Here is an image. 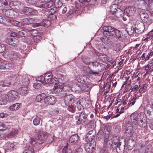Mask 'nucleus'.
Returning <instances> with one entry per match:
<instances>
[{"label":"nucleus","instance_id":"1","mask_svg":"<svg viewBox=\"0 0 153 153\" xmlns=\"http://www.w3.org/2000/svg\"><path fill=\"white\" fill-rule=\"evenodd\" d=\"M109 126H107L104 129V138L105 144L107 146H111L113 148L116 149L118 153H123L125 149L126 143L125 142L122 143L120 140L117 142H114L113 143L111 136L109 135Z\"/></svg>","mask_w":153,"mask_h":153},{"label":"nucleus","instance_id":"2","mask_svg":"<svg viewBox=\"0 0 153 153\" xmlns=\"http://www.w3.org/2000/svg\"><path fill=\"white\" fill-rule=\"evenodd\" d=\"M115 29L110 26H104L103 27V34L106 37L112 38L114 35Z\"/></svg>","mask_w":153,"mask_h":153},{"label":"nucleus","instance_id":"3","mask_svg":"<svg viewBox=\"0 0 153 153\" xmlns=\"http://www.w3.org/2000/svg\"><path fill=\"white\" fill-rule=\"evenodd\" d=\"M110 9V11L112 14L117 17L122 16L123 14V12L120 9L118 8L116 4L112 5Z\"/></svg>","mask_w":153,"mask_h":153},{"label":"nucleus","instance_id":"4","mask_svg":"<svg viewBox=\"0 0 153 153\" xmlns=\"http://www.w3.org/2000/svg\"><path fill=\"white\" fill-rule=\"evenodd\" d=\"M91 63L96 70L94 71H91V74H98L99 71H101L103 70V64L97 61L92 62Z\"/></svg>","mask_w":153,"mask_h":153},{"label":"nucleus","instance_id":"5","mask_svg":"<svg viewBox=\"0 0 153 153\" xmlns=\"http://www.w3.org/2000/svg\"><path fill=\"white\" fill-rule=\"evenodd\" d=\"M64 96V102L65 105H72V104L74 103V96L71 94L67 95L66 93L63 94Z\"/></svg>","mask_w":153,"mask_h":153},{"label":"nucleus","instance_id":"6","mask_svg":"<svg viewBox=\"0 0 153 153\" xmlns=\"http://www.w3.org/2000/svg\"><path fill=\"white\" fill-rule=\"evenodd\" d=\"M96 146L95 141H91L85 145V149L88 153H92L95 150Z\"/></svg>","mask_w":153,"mask_h":153},{"label":"nucleus","instance_id":"7","mask_svg":"<svg viewBox=\"0 0 153 153\" xmlns=\"http://www.w3.org/2000/svg\"><path fill=\"white\" fill-rule=\"evenodd\" d=\"M2 12L6 16L10 18L16 17L18 14L17 12L12 9H3Z\"/></svg>","mask_w":153,"mask_h":153},{"label":"nucleus","instance_id":"8","mask_svg":"<svg viewBox=\"0 0 153 153\" xmlns=\"http://www.w3.org/2000/svg\"><path fill=\"white\" fill-rule=\"evenodd\" d=\"M135 26V33L140 34L143 32L145 29V26L143 22L140 21L137 22Z\"/></svg>","mask_w":153,"mask_h":153},{"label":"nucleus","instance_id":"9","mask_svg":"<svg viewBox=\"0 0 153 153\" xmlns=\"http://www.w3.org/2000/svg\"><path fill=\"white\" fill-rule=\"evenodd\" d=\"M38 137L39 140V143L41 144L46 140L47 138L46 132L40 129L37 131Z\"/></svg>","mask_w":153,"mask_h":153},{"label":"nucleus","instance_id":"10","mask_svg":"<svg viewBox=\"0 0 153 153\" xmlns=\"http://www.w3.org/2000/svg\"><path fill=\"white\" fill-rule=\"evenodd\" d=\"M51 78V75H48L47 74H45L44 76L42 75L41 76L38 78V81H39V82H41L43 84H48Z\"/></svg>","mask_w":153,"mask_h":153},{"label":"nucleus","instance_id":"11","mask_svg":"<svg viewBox=\"0 0 153 153\" xmlns=\"http://www.w3.org/2000/svg\"><path fill=\"white\" fill-rule=\"evenodd\" d=\"M131 125L130 122H128L126 124L125 132L126 136L128 137H131L133 134V129Z\"/></svg>","mask_w":153,"mask_h":153},{"label":"nucleus","instance_id":"12","mask_svg":"<svg viewBox=\"0 0 153 153\" xmlns=\"http://www.w3.org/2000/svg\"><path fill=\"white\" fill-rule=\"evenodd\" d=\"M113 36L116 37L120 40L122 41H124L126 38V36L123 34L122 32L115 28L114 31Z\"/></svg>","mask_w":153,"mask_h":153},{"label":"nucleus","instance_id":"13","mask_svg":"<svg viewBox=\"0 0 153 153\" xmlns=\"http://www.w3.org/2000/svg\"><path fill=\"white\" fill-rule=\"evenodd\" d=\"M18 93L14 90L9 91L7 94V96L9 102L15 100L18 97Z\"/></svg>","mask_w":153,"mask_h":153},{"label":"nucleus","instance_id":"14","mask_svg":"<svg viewBox=\"0 0 153 153\" xmlns=\"http://www.w3.org/2000/svg\"><path fill=\"white\" fill-rule=\"evenodd\" d=\"M56 102V98L53 96L47 97L44 99V104L49 105L54 104Z\"/></svg>","mask_w":153,"mask_h":153},{"label":"nucleus","instance_id":"15","mask_svg":"<svg viewBox=\"0 0 153 153\" xmlns=\"http://www.w3.org/2000/svg\"><path fill=\"white\" fill-rule=\"evenodd\" d=\"M87 115L83 112H81L79 116L76 117V119H77V124L78 125L83 123L86 120Z\"/></svg>","mask_w":153,"mask_h":153},{"label":"nucleus","instance_id":"16","mask_svg":"<svg viewBox=\"0 0 153 153\" xmlns=\"http://www.w3.org/2000/svg\"><path fill=\"white\" fill-rule=\"evenodd\" d=\"M45 1V2L43 4H38L36 7L40 8L47 9L51 7L53 4L52 1Z\"/></svg>","mask_w":153,"mask_h":153},{"label":"nucleus","instance_id":"17","mask_svg":"<svg viewBox=\"0 0 153 153\" xmlns=\"http://www.w3.org/2000/svg\"><path fill=\"white\" fill-rule=\"evenodd\" d=\"M6 54L7 55V58L13 60L17 59L19 58L17 53L14 51H8L6 53Z\"/></svg>","mask_w":153,"mask_h":153},{"label":"nucleus","instance_id":"18","mask_svg":"<svg viewBox=\"0 0 153 153\" xmlns=\"http://www.w3.org/2000/svg\"><path fill=\"white\" fill-rule=\"evenodd\" d=\"M140 16L142 20L144 22H148L149 20V16L144 11H142L140 13Z\"/></svg>","mask_w":153,"mask_h":153},{"label":"nucleus","instance_id":"19","mask_svg":"<svg viewBox=\"0 0 153 153\" xmlns=\"http://www.w3.org/2000/svg\"><path fill=\"white\" fill-rule=\"evenodd\" d=\"M25 150L23 153H33L34 146L31 144H27L25 147Z\"/></svg>","mask_w":153,"mask_h":153},{"label":"nucleus","instance_id":"20","mask_svg":"<svg viewBox=\"0 0 153 153\" xmlns=\"http://www.w3.org/2000/svg\"><path fill=\"white\" fill-rule=\"evenodd\" d=\"M12 67L11 64L8 63L4 61L3 59V61H1L0 64V69H8Z\"/></svg>","mask_w":153,"mask_h":153},{"label":"nucleus","instance_id":"21","mask_svg":"<svg viewBox=\"0 0 153 153\" xmlns=\"http://www.w3.org/2000/svg\"><path fill=\"white\" fill-rule=\"evenodd\" d=\"M51 21L48 19H45L41 23L35 24V25L37 27L42 25L44 27H48L51 25Z\"/></svg>","mask_w":153,"mask_h":153},{"label":"nucleus","instance_id":"22","mask_svg":"<svg viewBox=\"0 0 153 153\" xmlns=\"http://www.w3.org/2000/svg\"><path fill=\"white\" fill-rule=\"evenodd\" d=\"M21 22L27 25L30 24L34 22V19L32 18H27L21 19Z\"/></svg>","mask_w":153,"mask_h":153},{"label":"nucleus","instance_id":"23","mask_svg":"<svg viewBox=\"0 0 153 153\" xmlns=\"http://www.w3.org/2000/svg\"><path fill=\"white\" fill-rule=\"evenodd\" d=\"M126 15H127L128 17H129L133 15L134 13V8L132 7H129L127 8H126L124 10Z\"/></svg>","mask_w":153,"mask_h":153},{"label":"nucleus","instance_id":"24","mask_svg":"<svg viewBox=\"0 0 153 153\" xmlns=\"http://www.w3.org/2000/svg\"><path fill=\"white\" fill-rule=\"evenodd\" d=\"M131 119L132 123V125L134 124L136 125L137 124V123L136 121L134 122V120L137 121L138 120V114L137 113H134L131 114Z\"/></svg>","mask_w":153,"mask_h":153},{"label":"nucleus","instance_id":"25","mask_svg":"<svg viewBox=\"0 0 153 153\" xmlns=\"http://www.w3.org/2000/svg\"><path fill=\"white\" fill-rule=\"evenodd\" d=\"M22 11L25 14L27 15H32L34 13L33 10L29 7H24Z\"/></svg>","mask_w":153,"mask_h":153},{"label":"nucleus","instance_id":"26","mask_svg":"<svg viewBox=\"0 0 153 153\" xmlns=\"http://www.w3.org/2000/svg\"><path fill=\"white\" fill-rule=\"evenodd\" d=\"M17 40L14 38H9L7 39L6 40V42L8 44L14 46L17 44Z\"/></svg>","mask_w":153,"mask_h":153},{"label":"nucleus","instance_id":"27","mask_svg":"<svg viewBox=\"0 0 153 153\" xmlns=\"http://www.w3.org/2000/svg\"><path fill=\"white\" fill-rule=\"evenodd\" d=\"M19 94L22 96H25L27 94L28 92V88L26 87H22L19 89Z\"/></svg>","mask_w":153,"mask_h":153},{"label":"nucleus","instance_id":"28","mask_svg":"<svg viewBox=\"0 0 153 153\" xmlns=\"http://www.w3.org/2000/svg\"><path fill=\"white\" fill-rule=\"evenodd\" d=\"M78 139V135L77 134H75L72 135L69 139V142L72 144L76 143Z\"/></svg>","mask_w":153,"mask_h":153},{"label":"nucleus","instance_id":"29","mask_svg":"<svg viewBox=\"0 0 153 153\" xmlns=\"http://www.w3.org/2000/svg\"><path fill=\"white\" fill-rule=\"evenodd\" d=\"M14 145L12 143L8 142L6 144L5 149L7 151H11L14 149Z\"/></svg>","mask_w":153,"mask_h":153},{"label":"nucleus","instance_id":"30","mask_svg":"<svg viewBox=\"0 0 153 153\" xmlns=\"http://www.w3.org/2000/svg\"><path fill=\"white\" fill-rule=\"evenodd\" d=\"M95 134V131L94 130H92L90 131L87 134V137L91 138L92 141L94 140L93 139L94 138Z\"/></svg>","mask_w":153,"mask_h":153},{"label":"nucleus","instance_id":"31","mask_svg":"<svg viewBox=\"0 0 153 153\" xmlns=\"http://www.w3.org/2000/svg\"><path fill=\"white\" fill-rule=\"evenodd\" d=\"M99 59L102 61L106 62L108 61L106 55L102 53H100L98 55Z\"/></svg>","mask_w":153,"mask_h":153},{"label":"nucleus","instance_id":"32","mask_svg":"<svg viewBox=\"0 0 153 153\" xmlns=\"http://www.w3.org/2000/svg\"><path fill=\"white\" fill-rule=\"evenodd\" d=\"M85 78V76L82 75H77L75 77V79L80 83L85 82L84 78Z\"/></svg>","mask_w":153,"mask_h":153},{"label":"nucleus","instance_id":"33","mask_svg":"<svg viewBox=\"0 0 153 153\" xmlns=\"http://www.w3.org/2000/svg\"><path fill=\"white\" fill-rule=\"evenodd\" d=\"M17 133V131L16 130L13 129L7 135V137L8 138L12 137L15 136Z\"/></svg>","mask_w":153,"mask_h":153},{"label":"nucleus","instance_id":"34","mask_svg":"<svg viewBox=\"0 0 153 153\" xmlns=\"http://www.w3.org/2000/svg\"><path fill=\"white\" fill-rule=\"evenodd\" d=\"M127 31L129 35H132L134 32H135V28H134L132 26L129 27L127 28Z\"/></svg>","mask_w":153,"mask_h":153},{"label":"nucleus","instance_id":"35","mask_svg":"<svg viewBox=\"0 0 153 153\" xmlns=\"http://www.w3.org/2000/svg\"><path fill=\"white\" fill-rule=\"evenodd\" d=\"M113 49L116 51H119L120 49V45L118 42L114 44L113 45Z\"/></svg>","mask_w":153,"mask_h":153},{"label":"nucleus","instance_id":"36","mask_svg":"<svg viewBox=\"0 0 153 153\" xmlns=\"http://www.w3.org/2000/svg\"><path fill=\"white\" fill-rule=\"evenodd\" d=\"M8 127L7 125L5 124L0 123V131H3Z\"/></svg>","mask_w":153,"mask_h":153},{"label":"nucleus","instance_id":"37","mask_svg":"<svg viewBox=\"0 0 153 153\" xmlns=\"http://www.w3.org/2000/svg\"><path fill=\"white\" fill-rule=\"evenodd\" d=\"M30 139L31 140V141H30V142L28 144H31L33 146V145H34L36 143H39V140H37L36 138H31Z\"/></svg>","mask_w":153,"mask_h":153},{"label":"nucleus","instance_id":"38","mask_svg":"<svg viewBox=\"0 0 153 153\" xmlns=\"http://www.w3.org/2000/svg\"><path fill=\"white\" fill-rule=\"evenodd\" d=\"M104 109L102 107H101V106H97V108L95 109V112L96 114L98 112L99 113L102 112L103 110Z\"/></svg>","mask_w":153,"mask_h":153},{"label":"nucleus","instance_id":"39","mask_svg":"<svg viewBox=\"0 0 153 153\" xmlns=\"http://www.w3.org/2000/svg\"><path fill=\"white\" fill-rule=\"evenodd\" d=\"M145 120L142 119L140 120V122L139 123V125L141 127L145 128L146 126V123H145Z\"/></svg>","mask_w":153,"mask_h":153},{"label":"nucleus","instance_id":"40","mask_svg":"<svg viewBox=\"0 0 153 153\" xmlns=\"http://www.w3.org/2000/svg\"><path fill=\"white\" fill-rule=\"evenodd\" d=\"M63 153H72L71 150L66 146H65L62 149Z\"/></svg>","mask_w":153,"mask_h":153},{"label":"nucleus","instance_id":"41","mask_svg":"<svg viewBox=\"0 0 153 153\" xmlns=\"http://www.w3.org/2000/svg\"><path fill=\"white\" fill-rule=\"evenodd\" d=\"M28 32L32 36H35L37 35V31L35 29L29 30Z\"/></svg>","mask_w":153,"mask_h":153},{"label":"nucleus","instance_id":"42","mask_svg":"<svg viewBox=\"0 0 153 153\" xmlns=\"http://www.w3.org/2000/svg\"><path fill=\"white\" fill-rule=\"evenodd\" d=\"M147 87V85L144 84L143 86L139 89V93L140 94H142L143 92L145 91Z\"/></svg>","mask_w":153,"mask_h":153},{"label":"nucleus","instance_id":"43","mask_svg":"<svg viewBox=\"0 0 153 153\" xmlns=\"http://www.w3.org/2000/svg\"><path fill=\"white\" fill-rule=\"evenodd\" d=\"M40 119L39 117H36L33 120V123L34 125L37 126L40 123Z\"/></svg>","mask_w":153,"mask_h":153},{"label":"nucleus","instance_id":"44","mask_svg":"<svg viewBox=\"0 0 153 153\" xmlns=\"http://www.w3.org/2000/svg\"><path fill=\"white\" fill-rule=\"evenodd\" d=\"M26 32L25 30H22L18 32V38L19 36H25L26 35Z\"/></svg>","mask_w":153,"mask_h":153},{"label":"nucleus","instance_id":"45","mask_svg":"<svg viewBox=\"0 0 153 153\" xmlns=\"http://www.w3.org/2000/svg\"><path fill=\"white\" fill-rule=\"evenodd\" d=\"M54 5L56 7H61L62 6V3L59 0H55Z\"/></svg>","mask_w":153,"mask_h":153},{"label":"nucleus","instance_id":"46","mask_svg":"<svg viewBox=\"0 0 153 153\" xmlns=\"http://www.w3.org/2000/svg\"><path fill=\"white\" fill-rule=\"evenodd\" d=\"M139 88V86L138 85H136L134 86H131L130 88L131 91H130L131 92L132 91L134 92V91L137 90Z\"/></svg>","mask_w":153,"mask_h":153},{"label":"nucleus","instance_id":"47","mask_svg":"<svg viewBox=\"0 0 153 153\" xmlns=\"http://www.w3.org/2000/svg\"><path fill=\"white\" fill-rule=\"evenodd\" d=\"M38 81V79H37V82H35L33 84V86L35 88L38 89L40 88L41 87V84L39 83Z\"/></svg>","mask_w":153,"mask_h":153},{"label":"nucleus","instance_id":"48","mask_svg":"<svg viewBox=\"0 0 153 153\" xmlns=\"http://www.w3.org/2000/svg\"><path fill=\"white\" fill-rule=\"evenodd\" d=\"M82 89H83L85 91H88L90 89L89 86H87L86 85H84L82 87Z\"/></svg>","mask_w":153,"mask_h":153},{"label":"nucleus","instance_id":"49","mask_svg":"<svg viewBox=\"0 0 153 153\" xmlns=\"http://www.w3.org/2000/svg\"><path fill=\"white\" fill-rule=\"evenodd\" d=\"M102 136L103 134L102 131H100L98 133L97 135L96 138L99 140L102 138Z\"/></svg>","mask_w":153,"mask_h":153},{"label":"nucleus","instance_id":"50","mask_svg":"<svg viewBox=\"0 0 153 153\" xmlns=\"http://www.w3.org/2000/svg\"><path fill=\"white\" fill-rule=\"evenodd\" d=\"M6 49V47L3 44H0V53L3 52Z\"/></svg>","mask_w":153,"mask_h":153},{"label":"nucleus","instance_id":"51","mask_svg":"<svg viewBox=\"0 0 153 153\" xmlns=\"http://www.w3.org/2000/svg\"><path fill=\"white\" fill-rule=\"evenodd\" d=\"M20 108L19 106H10L9 109L12 111L16 110Z\"/></svg>","mask_w":153,"mask_h":153},{"label":"nucleus","instance_id":"52","mask_svg":"<svg viewBox=\"0 0 153 153\" xmlns=\"http://www.w3.org/2000/svg\"><path fill=\"white\" fill-rule=\"evenodd\" d=\"M38 0H26V2L29 4H35Z\"/></svg>","mask_w":153,"mask_h":153},{"label":"nucleus","instance_id":"53","mask_svg":"<svg viewBox=\"0 0 153 153\" xmlns=\"http://www.w3.org/2000/svg\"><path fill=\"white\" fill-rule=\"evenodd\" d=\"M67 109L70 111L73 112L74 111L75 108L73 106H68Z\"/></svg>","mask_w":153,"mask_h":153},{"label":"nucleus","instance_id":"54","mask_svg":"<svg viewBox=\"0 0 153 153\" xmlns=\"http://www.w3.org/2000/svg\"><path fill=\"white\" fill-rule=\"evenodd\" d=\"M42 99L41 97L39 95H38L36 97L35 102H39L42 101Z\"/></svg>","mask_w":153,"mask_h":153},{"label":"nucleus","instance_id":"55","mask_svg":"<svg viewBox=\"0 0 153 153\" xmlns=\"http://www.w3.org/2000/svg\"><path fill=\"white\" fill-rule=\"evenodd\" d=\"M56 18V16L53 14H51L48 16L49 19H50L51 20H54Z\"/></svg>","mask_w":153,"mask_h":153},{"label":"nucleus","instance_id":"56","mask_svg":"<svg viewBox=\"0 0 153 153\" xmlns=\"http://www.w3.org/2000/svg\"><path fill=\"white\" fill-rule=\"evenodd\" d=\"M49 84H54V85H56V84L57 82L56 80L53 78H51V81L50 82Z\"/></svg>","mask_w":153,"mask_h":153},{"label":"nucleus","instance_id":"57","mask_svg":"<svg viewBox=\"0 0 153 153\" xmlns=\"http://www.w3.org/2000/svg\"><path fill=\"white\" fill-rule=\"evenodd\" d=\"M61 7V10H62V13H65L66 12L67 10V8L66 7H65L63 8V7H62V6H61V7Z\"/></svg>","mask_w":153,"mask_h":153},{"label":"nucleus","instance_id":"58","mask_svg":"<svg viewBox=\"0 0 153 153\" xmlns=\"http://www.w3.org/2000/svg\"><path fill=\"white\" fill-rule=\"evenodd\" d=\"M8 115V114L6 113H0V118H5L7 117Z\"/></svg>","mask_w":153,"mask_h":153},{"label":"nucleus","instance_id":"59","mask_svg":"<svg viewBox=\"0 0 153 153\" xmlns=\"http://www.w3.org/2000/svg\"><path fill=\"white\" fill-rule=\"evenodd\" d=\"M140 74V73L137 72L136 73H134V75L132 77V79H134L136 78Z\"/></svg>","mask_w":153,"mask_h":153},{"label":"nucleus","instance_id":"60","mask_svg":"<svg viewBox=\"0 0 153 153\" xmlns=\"http://www.w3.org/2000/svg\"><path fill=\"white\" fill-rule=\"evenodd\" d=\"M130 77L128 76L127 77L126 81L127 82V85H129L131 83V79H129Z\"/></svg>","mask_w":153,"mask_h":153},{"label":"nucleus","instance_id":"61","mask_svg":"<svg viewBox=\"0 0 153 153\" xmlns=\"http://www.w3.org/2000/svg\"><path fill=\"white\" fill-rule=\"evenodd\" d=\"M84 102H85L84 101L82 100H79L78 101V102H77V103H76V104L78 105V103H79V105H82L85 104L84 103Z\"/></svg>","mask_w":153,"mask_h":153},{"label":"nucleus","instance_id":"62","mask_svg":"<svg viewBox=\"0 0 153 153\" xmlns=\"http://www.w3.org/2000/svg\"><path fill=\"white\" fill-rule=\"evenodd\" d=\"M1 3L5 6L8 4V3L6 0H1Z\"/></svg>","mask_w":153,"mask_h":153},{"label":"nucleus","instance_id":"63","mask_svg":"<svg viewBox=\"0 0 153 153\" xmlns=\"http://www.w3.org/2000/svg\"><path fill=\"white\" fill-rule=\"evenodd\" d=\"M36 38V42H38L41 39V37L40 36H37V35L35 36Z\"/></svg>","mask_w":153,"mask_h":153},{"label":"nucleus","instance_id":"64","mask_svg":"<svg viewBox=\"0 0 153 153\" xmlns=\"http://www.w3.org/2000/svg\"><path fill=\"white\" fill-rule=\"evenodd\" d=\"M82 149L81 148L77 149L75 151L74 153H81Z\"/></svg>","mask_w":153,"mask_h":153}]
</instances>
